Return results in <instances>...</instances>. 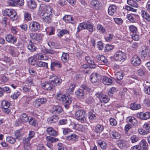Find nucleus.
Segmentation results:
<instances>
[{
    "mask_svg": "<svg viewBox=\"0 0 150 150\" xmlns=\"http://www.w3.org/2000/svg\"><path fill=\"white\" fill-rule=\"evenodd\" d=\"M86 113L85 110L82 109L79 110L76 112L75 117L81 123H86L87 121V117L85 115Z\"/></svg>",
    "mask_w": 150,
    "mask_h": 150,
    "instance_id": "f257e3e1",
    "label": "nucleus"
},
{
    "mask_svg": "<svg viewBox=\"0 0 150 150\" xmlns=\"http://www.w3.org/2000/svg\"><path fill=\"white\" fill-rule=\"evenodd\" d=\"M53 12L54 11L52 8L50 6L48 7L45 13V15L42 18L44 21L48 23H50L52 20Z\"/></svg>",
    "mask_w": 150,
    "mask_h": 150,
    "instance_id": "f03ea898",
    "label": "nucleus"
},
{
    "mask_svg": "<svg viewBox=\"0 0 150 150\" xmlns=\"http://www.w3.org/2000/svg\"><path fill=\"white\" fill-rule=\"evenodd\" d=\"M3 15L10 17L12 21H15L18 18L16 13L11 9H7L5 10L3 12Z\"/></svg>",
    "mask_w": 150,
    "mask_h": 150,
    "instance_id": "7ed1b4c3",
    "label": "nucleus"
},
{
    "mask_svg": "<svg viewBox=\"0 0 150 150\" xmlns=\"http://www.w3.org/2000/svg\"><path fill=\"white\" fill-rule=\"evenodd\" d=\"M126 57L125 53L122 51H117L114 55V59L116 61L123 62Z\"/></svg>",
    "mask_w": 150,
    "mask_h": 150,
    "instance_id": "20e7f679",
    "label": "nucleus"
},
{
    "mask_svg": "<svg viewBox=\"0 0 150 150\" xmlns=\"http://www.w3.org/2000/svg\"><path fill=\"white\" fill-rule=\"evenodd\" d=\"M29 29L32 32L38 31L40 29V24L36 21H31L29 23Z\"/></svg>",
    "mask_w": 150,
    "mask_h": 150,
    "instance_id": "39448f33",
    "label": "nucleus"
},
{
    "mask_svg": "<svg viewBox=\"0 0 150 150\" xmlns=\"http://www.w3.org/2000/svg\"><path fill=\"white\" fill-rule=\"evenodd\" d=\"M95 96L97 98H99L100 101V102L104 103H108L110 100V98L108 96L103 94L101 93H97Z\"/></svg>",
    "mask_w": 150,
    "mask_h": 150,
    "instance_id": "423d86ee",
    "label": "nucleus"
},
{
    "mask_svg": "<svg viewBox=\"0 0 150 150\" xmlns=\"http://www.w3.org/2000/svg\"><path fill=\"white\" fill-rule=\"evenodd\" d=\"M42 86L43 88L47 90L53 91L54 90L55 86L52 84L51 81L43 83Z\"/></svg>",
    "mask_w": 150,
    "mask_h": 150,
    "instance_id": "0eeeda50",
    "label": "nucleus"
},
{
    "mask_svg": "<svg viewBox=\"0 0 150 150\" xmlns=\"http://www.w3.org/2000/svg\"><path fill=\"white\" fill-rule=\"evenodd\" d=\"M10 103L6 100L3 101L1 103V106L3 109V112L7 114L11 113L10 110L9 109Z\"/></svg>",
    "mask_w": 150,
    "mask_h": 150,
    "instance_id": "6e6552de",
    "label": "nucleus"
},
{
    "mask_svg": "<svg viewBox=\"0 0 150 150\" xmlns=\"http://www.w3.org/2000/svg\"><path fill=\"white\" fill-rule=\"evenodd\" d=\"M47 102L46 99L44 98L37 99L33 102V105L35 107L38 108L41 105L46 103Z\"/></svg>",
    "mask_w": 150,
    "mask_h": 150,
    "instance_id": "1a4fd4ad",
    "label": "nucleus"
},
{
    "mask_svg": "<svg viewBox=\"0 0 150 150\" xmlns=\"http://www.w3.org/2000/svg\"><path fill=\"white\" fill-rule=\"evenodd\" d=\"M97 75V74L93 73L90 76V81L93 85L95 86H97L99 84V82Z\"/></svg>",
    "mask_w": 150,
    "mask_h": 150,
    "instance_id": "9d476101",
    "label": "nucleus"
},
{
    "mask_svg": "<svg viewBox=\"0 0 150 150\" xmlns=\"http://www.w3.org/2000/svg\"><path fill=\"white\" fill-rule=\"evenodd\" d=\"M62 111V108L59 106H54L50 109V112L53 114H59Z\"/></svg>",
    "mask_w": 150,
    "mask_h": 150,
    "instance_id": "9b49d317",
    "label": "nucleus"
},
{
    "mask_svg": "<svg viewBox=\"0 0 150 150\" xmlns=\"http://www.w3.org/2000/svg\"><path fill=\"white\" fill-rule=\"evenodd\" d=\"M131 63L134 66H137L139 65L141 63V59L137 55L134 56L131 59Z\"/></svg>",
    "mask_w": 150,
    "mask_h": 150,
    "instance_id": "f8f14e48",
    "label": "nucleus"
},
{
    "mask_svg": "<svg viewBox=\"0 0 150 150\" xmlns=\"http://www.w3.org/2000/svg\"><path fill=\"white\" fill-rule=\"evenodd\" d=\"M50 78L52 79L54 78L51 81L55 87L56 86H59L62 82V79L55 76H50Z\"/></svg>",
    "mask_w": 150,
    "mask_h": 150,
    "instance_id": "ddd939ff",
    "label": "nucleus"
},
{
    "mask_svg": "<svg viewBox=\"0 0 150 150\" xmlns=\"http://www.w3.org/2000/svg\"><path fill=\"white\" fill-rule=\"evenodd\" d=\"M72 101V98L70 95H69L66 96L65 99L64 100L62 103L65 108L67 109L69 108V105L71 103Z\"/></svg>",
    "mask_w": 150,
    "mask_h": 150,
    "instance_id": "4468645a",
    "label": "nucleus"
},
{
    "mask_svg": "<svg viewBox=\"0 0 150 150\" xmlns=\"http://www.w3.org/2000/svg\"><path fill=\"white\" fill-rule=\"evenodd\" d=\"M137 117L142 120H146L150 117V114L149 112H140L137 114Z\"/></svg>",
    "mask_w": 150,
    "mask_h": 150,
    "instance_id": "2eb2a0df",
    "label": "nucleus"
},
{
    "mask_svg": "<svg viewBox=\"0 0 150 150\" xmlns=\"http://www.w3.org/2000/svg\"><path fill=\"white\" fill-rule=\"evenodd\" d=\"M30 36L31 38L34 40L40 41L42 39L43 35L40 33H30Z\"/></svg>",
    "mask_w": 150,
    "mask_h": 150,
    "instance_id": "dca6fc26",
    "label": "nucleus"
},
{
    "mask_svg": "<svg viewBox=\"0 0 150 150\" xmlns=\"http://www.w3.org/2000/svg\"><path fill=\"white\" fill-rule=\"evenodd\" d=\"M77 97L80 100H83L85 97L86 94L82 89H79L75 92Z\"/></svg>",
    "mask_w": 150,
    "mask_h": 150,
    "instance_id": "f3484780",
    "label": "nucleus"
},
{
    "mask_svg": "<svg viewBox=\"0 0 150 150\" xmlns=\"http://www.w3.org/2000/svg\"><path fill=\"white\" fill-rule=\"evenodd\" d=\"M9 50L11 54L13 57H17L19 54V52L16 48L14 47L10 46Z\"/></svg>",
    "mask_w": 150,
    "mask_h": 150,
    "instance_id": "a211bd4d",
    "label": "nucleus"
},
{
    "mask_svg": "<svg viewBox=\"0 0 150 150\" xmlns=\"http://www.w3.org/2000/svg\"><path fill=\"white\" fill-rule=\"evenodd\" d=\"M90 5L92 7L95 9H98L101 6V4L98 1L94 0L91 1Z\"/></svg>",
    "mask_w": 150,
    "mask_h": 150,
    "instance_id": "6ab92c4d",
    "label": "nucleus"
},
{
    "mask_svg": "<svg viewBox=\"0 0 150 150\" xmlns=\"http://www.w3.org/2000/svg\"><path fill=\"white\" fill-rule=\"evenodd\" d=\"M6 41L9 43H15L17 41V38L11 34H8L5 37Z\"/></svg>",
    "mask_w": 150,
    "mask_h": 150,
    "instance_id": "aec40b11",
    "label": "nucleus"
},
{
    "mask_svg": "<svg viewBox=\"0 0 150 150\" xmlns=\"http://www.w3.org/2000/svg\"><path fill=\"white\" fill-rule=\"evenodd\" d=\"M149 50L148 47L146 46H143L142 47V50L141 51V54L142 58H146L149 55Z\"/></svg>",
    "mask_w": 150,
    "mask_h": 150,
    "instance_id": "412c9836",
    "label": "nucleus"
},
{
    "mask_svg": "<svg viewBox=\"0 0 150 150\" xmlns=\"http://www.w3.org/2000/svg\"><path fill=\"white\" fill-rule=\"evenodd\" d=\"M103 84L105 85H110L113 82V78H108L106 76H103Z\"/></svg>",
    "mask_w": 150,
    "mask_h": 150,
    "instance_id": "4be33fe9",
    "label": "nucleus"
},
{
    "mask_svg": "<svg viewBox=\"0 0 150 150\" xmlns=\"http://www.w3.org/2000/svg\"><path fill=\"white\" fill-rule=\"evenodd\" d=\"M59 119L58 116L54 115H52L47 118V122L49 124H52L57 122Z\"/></svg>",
    "mask_w": 150,
    "mask_h": 150,
    "instance_id": "5701e85b",
    "label": "nucleus"
},
{
    "mask_svg": "<svg viewBox=\"0 0 150 150\" xmlns=\"http://www.w3.org/2000/svg\"><path fill=\"white\" fill-rule=\"evenodd\" d=\"M139 145L141 150H147L148 149V144L144 139L142 140L139 142Z\"/></svg>",
    "mask_w": 150,
    "mask_h": 150,
    "instance_id": "b1692460",
    "label": "nucleus"
},
{
    "mask_svg": "<svg viewBox=\"0 0 150 150\" xmlns=\"http://www.w3.org/2000/svg\"><path fill=\"white\" fill-rule=\"evenodd\" d=\"M127 122L131 123L134 126H136L137 125L138 122L135 118L133 116H129L126 118Z\"/></svg>",
    "mask_w": 150,
    "mask_h": 150,
    "instance_id": "393cba45",
    "label": "nucleus"
},
{
    "mask_svg": "<svg viewBox=\"0 0 150 150\" xmlns=\"http://www.w3.org/2000/svg\"><path fill=\"white\" fill-rule=\"evenodd\" d=\"M27 6L30 9H34L37 7L36 2L34 0H29L27 1Z\"/></svg>",
    "mask_w": 150,
    "mask_h": 150,
    "instance_id": "a878e982",
    "label": "nucleus"
},
{
    "mask_svg": "<svg viewBox=\"0 0 150 150\" xmlns=\"http://www.w3.org/2000/svg\"><path fill=\"white\" fill-rule=\"evenodd\" d=\"M117 9V7L115 5H111L109 7L108 13L109 15H113Z\"/></svg>",
    "mask_w": 150,
    "mask_h": 150,
    "instance_id": "bb28decb",
    "label": "nucleus"
},
{
    "mask_svg": "<svg viewBox=\"0 0 150 150\" xmlns=\"http://www.w3.org/2000/svg\"><path fill=\"white\" fill-rule=\"evenodd\" d=\"M117 146L120 149H122L126 146V143L125 140L122 139H120L117 141Z\"/></svg>",
    "mask_w": 150,
    "mask_h": 150,
    "instance_id": "cd10ccee",
    "label": "nucleus"
},
{
    "mask_svg": "<svg viewBox=\"0 0 150 150\" xmlns=\"http://www.w3.org/2000/svg\"><path fill=\"white\" fill-rule=\"evenodd\" d=\"M110 136L113 139H119L121 137L120 134L117 132L112 131L110 132Z\"/></svg>",
    "mask_w": 150,
    "mask_h": 150,
    "instance_id": "c85d7f7f",
    "label": "nucleus"
},
{
    "mask_svg": "<svg viewBox=\"0 0 150 150\" xmlns=\"http://www.w3.org/2000/svg\"><path fill=\"white\" fill-rule=\"evenodd\" d=\"M47 132L48 134L53 136H57V134L56 132L52 127H49L47 129Z\"/></svg>",
    "mask_w": 150,
    "mask_h": 150,
    "instance_id": "c756f323",
    "label": "nucleus"
},
{
    "mask_svg": "<svg viewBox=\"0 0 150 150\" xmlns=\"http://www.w3.org/2000/svg\"><path fill=\"white\" fill-rule=\"evenodd\" d=\"M104 126L101 124L97 125L94 129V131L97 133H101L104 130Z\"/></svg>",
    "mask_w": 150,
    "mask_h": 150,
    "instance_id": "7c9ffc66",
    "label": "nucleus"
},
{
    "mask_svg": "<svg viewBox=\"0 0 150 150\" xmlns=\"http://www.w3.org/2000/svg\"><path fill=\"white\" fill-rule=\"evenodd\" d=\"M35 66L36 67H45L47 68V63L41 61H38L36 62Z\"/></svg>",
    "mask_w": 150,
    "mask_h": 150,
    "instance_id": "2f4dec72",
    "label": "nucleus"
},
{
    "mask_svg": "<svg viewBox=\"0 0 150 150\" xmlns=\"http://www.w3.org/2000/svg\"><path fill=\"white\" fill-rule=\"evenodd\" d=\"M66 96L65 94L59 93H57L56 98L58 100L61 101L63 103L64 100L65 99Z\"/></svg>",
    "mask_w": 150,
    "mask_h": 150,
    "instance_id": "473e14b6",
    "label": "nucleus"
},
{
    "mask_svg": "<svg viewBox=\"0 0 150 150\" xmlns=\"http://www.w3.org/2000/svg\"><path fill=\"white\" fill-rule=\"evenodd\" d=\"M66 139L68 140L76 141L78 140V137L74 134H71V135L67 136Z\"/></svg>",
    "mask_w": 150,
    "mask_h": 150,
    "instance_id": "72a5a7b5",
    "label": "nucleus"
},
{
    "mask_svg": "<svg viewBox=\"0 0 150 150\" xmlns=\"http://www.w3.org/2000/svg\"><path fill=\"white\" fill-rule=\"evenodd\" d=\"M96 58L98 60L101 61L103 64H106L108 63V60L103 55H98Z\"/></svg>",
    "mask_w": 150,
    "mask_h": 150,
    "instance_id": "f704fd0d",
    "label": "nucleus"
},
{
    "mask_svg": "<svg viewBox=\"0 0 150 150\" xmlns=\"http://www.w3.org/2000/svg\"><path fill=\"white\" fill-rule=\"evenodd\" d=\"M61 58L63 62H67L69 59V54L67 53L63 52Z\"/></svg>",
    "mask_w": 150,
    "mask_h": 150,
    "instance_id": "c9c22d12",
    "label": "nucleus"
},
{
    "mask_svg": "<svg viewBox=\"0 0 150 150\" xmlns=\"http://www.w3.org/2000/svg\"><path fill=\"white\" fill-rule=\"evenodd\" d=\"M62 67V65L59 63L55 62H52L51 64V69L52 71H54V67H57L58 68H60Z\"/></svg>",
    "mask_w": 150,
    "mask_h": 150,
    "instance_id": "e433bc0d",
    "label": "nucleus"
},
{
    "mask_svg": "<svg viewBox=\"0 0 150 150\" xmlns=\"http://www.w3.org/2000/svg\"><path fill=\"white\" fill-rule=\"evenodd\" d=\"M97 142L100 147L102 149H105L106 147V144L105 142L102 140L98 139L97 140Z\"/></svg>",
    "mask_w": 150,
    "mask_h": 150,
    "instance_id": "4c0bfd02",
    "label": "nucleus"
},
{
    "mask_svg": "<svg viewBox=\"0 0 150 150\" xmlns=\"http://www.w3.org/2000/svg\"><path fill=\"white\" fill-rule=\"evenodd\" d=\"M115 77L116 79L119 80L122 79L123 77V72L121 71H117L115 74Z\"/></svg>",
    "mask_w": 150,
    "mask_h": 150,
    "instance_id": "58836bf2",
    "label": "nucleus"
},
{
    "mask_svg": "<svg viewBox=\"0 0 150 150\" xmlns=\"http://www.w3.org/2000/svg\"><path fill=\"white\" fill-rule=\"evenodd\" d=\"M140 108V105L135 103H132L130 105V108L132 110H138Z\"/></svg>",
    "mask_w": 150,
    "mask_h": 150,
    "instance_id": "ea45409f",
    "label": "nucleus"
},
{
    "mask_svg": "<svg viewBox=\"0 0 150 150\" xmlns=\"http://www.w3.org/2000/svg\"><path fill=\"white\" fill-rule=\"evenodd\" d=\"M20 119L23 122H26L28 121L29 119V117H28V115L24 113L21 115L20 116Z\"/></svg>",
    "mask_w": 150,
    "mask_h": 150,
    "instance_id": "a19ab883",
    "label": "nucleus"
},
{
    "mask_svg": "<svg viewBox=\"0 0 150 150\" xmlns=\"http://www.w3.org/2000/svg\"><path fill=\"white\" fill-rule=\"evenodd\" d=\"M86 22H83L80 23L77 28V31L79 32L82 30L86 29Z\"/></svg>",
    "mask_w": 150,
    "mask_h": 150,
    "instance_id": "79ce46f5",
    "label": "nucleus"
},
{
    "mask_svg": "<svg viewBox=\"0 0 150 150\" xmlns=\"http://www.w3.org/2000/svg\"><path fill=\"white\" fill-rule=\"evenodd\" d=\"M29 120V123L31 125L33 126H36L37 125L38 123L34 118L30 117Z\"/></svg>",
    "mask_w": 150,
    "mask_h": 150,
    "instance_id": "37998d69",
    "label": "nucleus"
},
{
    "mask_svg": "<svg viewBox=\"0 0 150 150\" xmlns=\"http://www.w3.org/2000/svg\"><path fill=\"white\" fill-rule=\"evenodd\" d=\"M127 3L130 6L134 7H137L138 5L134 0H127Z\"/></svg>",
    "mask_w": 150,
    "mask_h": 150,
    "instance_id": "c03bdc74",
    "label": "nucleus"
},
{
    "mask_svg": "<svg viewBox=\"0 0 150 150\" xmlns=\"http://www.w3.org/2000/svg\"><path fill=\"white\" fill-rule=\"evenodd\" d=\"M69 31L65 29H62L59 31L58 34V36L59 37H62L65 34H69Z\"/></svg>",
    "mask_w": 150,
    "mask_h": 150,
    "instance_id": "a18cd8bd",
    "label": "nucleus"
},
{
    "mask_svg": "<svg viewBox=\"0 0 150 150\" xmlns=\"http://www.w3.org/2000/svg\"><path fill=\"white\" fill-rule=\"evenodd\" d=\"M46 139L47 141L51 143H54L58 140V139L57 138L48 136L46 137Z\"/></svg>",
    "mask_w": 150,
    "mask_h": 150,
    "instance_id": "49530a36",
    "label": "nucleus"
},
{
    "mask_svg": "<svg viewBox=\"0 0 150 150\" xmlns=\"http://www.w3.org/2000/svg\"><path fill=\"white\" fill-rule=\"evenodd\" d=\"M135 16L133 14H128L127 15L128 19L132 23L135 22L136 21L135 18H134Z\"/></svg>",
    "mask_w": 150,
    "mask_h": 150,
    "instance_id": "de8ad7c7",
    "label": "nucleus"
},
{
    "mask_svg": "<svg viewBox=\"0 0 150 150\" xmlns=\"http://www.w3.org/2000/svg\"><path fill=\"white\" fill-rule=\"evenodd\" d=\"M6 141L10 144H13L16 142V139L11 136H7L6 137Z\"/></svg>",
    "mask_w": 150,
    "mask_h": 150,
    "instance_id": "09e8293b",
    "label": "nucleus"
},
{
    "mask_svg": "<svg viewBox=\"0 0 150 150\" xmlns=\"http://www.w3.org/2000/svg\"><path fill=\"white\" fill-rule=\"evenodd\" d=\"M81 89L84 92H89L90 90V88L87 86L85 85H82L80 87Z\"/></svg>",
    "mask_w": 150,
    "mask_h": 150,
    "instance_id": "8fccbe9b",
    "label": "nucleus"
},
{
    "mask_svg": "<svg viewBox=\"0 0 150 150\" xmlns=\"http://www.w3.org/2000/svg\"><path fill=\"white\" fill-rule=\"evenodd\" d=\"M28 49L31 52H33L35 50V45L32 43L29 44L28 45Z\"/></svg>",
    "mask_w": 150,
    "mask_h": 150,
    "instance_id": "3c124183",
    "label": "nucleus"
},
{
    "mask_svg": "<svg viewBox=\"0 0 150 150\" xmlns=\"http://www.w3.org/2000/svg\"><path fill=\"white\" fill-rule=\"evenodd\" d=\"M25 19L27 21H29L32 19L31 14L29 13L25 12L24 13Z\"/></svg>",
    "mask_w": 150,
    "mask_h": 150,
    "instance_id": "603ef678",
    "label": "nucleus"
},
{
    "mask_svg": "<svg viewBox=\"0 0 150 150\" xmlns=\"http://www.w3.org/2000/svg\"><path fill=\"white\" fill-rule=\"evenodd\" d=\"M94 99L91 96H89L85 100V102L88 104H91L94 101Z\"/></svg>",
    "mask_w": 150,
    "mask_h": 150,
    "instance_id": "864d4df0",
    "label": "nucleus"
},
{
    "mask_svg": "<svg viewBox=\"0 0 150 150\" xmlns=\"http://www.w3.org/2000/svg\"><path fill=\"white\" fill-rule=\"evenodd\" d=\"M68 120L67 119H62L59 120L58 122L59 125H66L67 124Z\"/></svg>",
    "mask_w": 150,
    "mask_h": 150,
    "instance_id": "5fc2aeb1",
    "label": "nucleus"
},
{
    "mask_svg": "<svg viewBox=\"0 0 150 150\" xmlns=\"http://www.w3.org/2000/svg\"><path fill=\"white\" fill-rule=\"evenodd\" d=\"M117 89L115 87H112L110 88L108 92V94L109 96L112 97L113 96V93L117 91Z\"/></svg>",
    "mask_w": 150,
    "mask_h": 150,
    "instance_id": "6e6d98bb",
    "label": "nucleus"
},
{
    "mask_svg": "<svg viewBox=\"0 0 150 150\" xmlns=\"http://www.w3.org/2000/svg\"><path fill=\"white\" fill-rule=\"evenodd\" d=\"M86 26V29L88 30L91 33L93 32V26L91 24L87 23V25Z\"/></svg>",
    "mask_w": 150,
    "mask_h": 150,
    "instance_id": "4d7b16f0",
    "label": "nucleus"
},
{
    "mask_svg": "<svg viewBox=\"0 0 150 150\" xmlns=\"http://www.w3.org/2000/svg\"><path fill=\"white\" fill-rule=\"evenodd\" d=\"M132 142L134 143L138 141L139 140V137L135 135L132 136L130 138Z\"/></svg>",
    "mask_w": 150,
    "mask_h": 150,
    "instance_id": "13d9d810",
    "label": "nucleus"
},
{
    "mask_svg": "<svg viewBox=\"0 0 150 150\" xmlns=\"http://www.w3.org/2000/svg\"><path fill=\"white\" fill-rule=\"evenodd\" d=\"M21 94V93L19 91L15 92L11 96V97L13 99H16Z\"/></svg>",
    "mask_w": 150,
    "mask_h": 150,
    "instance_id": "bf43d9fd",
    "label": "nucleus"
},
{
    "mask_svg": "<svg viewBox=\"0 0 150 150\" xmlns=\"http://www.w3.org/2000/svg\"><path fill=\"white\" fill-rule=\"evenodd\" d=\"M73 128L76 130L79 131L81 130L82 128L83 127L82 125H80L78 124H74L73 125Z\"/></svg>",
    "mask_w": 150,
    "mask_h": 150,
    "instance_id": "052dcab7",
    "label": "nucleus"
},
{
    "mask_svg": "<svg viewBox=\"0 0 150 150\" xmlns=\"http://www.w3.org/2000/svg\"><path fill=\"white\" fill-rule=\"evenodd\" d=\"M143 127L145 129V130L148 133L150 132V125L148 123H145L143 125Z\"/></svg>",
    "mask_w": 150,
    "mask_h": 150,
    "instance_id": "680f3d73",
    "label": "nucleus"
},
{
    "mask_svg": "<svg viewBox=\"0 0 150 150\" xmlns=\"http://www.w3.org/2000/svg\"><path fill=\"white\" fill-rule=\"evenodd\" d=\"M129 29L130 32L133 33H136L137 30V28L135 26L132 25H130L129 26Z\"/></svg>",
    "mask_w": 150,
    "mask_h": 150,
    "instance_id": "e2e57ef3",
    "label": "nucleus"
},
{
    "mask_svg": "<svg viewBox=\"0 0 150 150\" xmlns=\"http://www.w3.org/2000/svg\"><path fill=\"white\" fill-rule=\"evenodd\" d=\"M35 57L36 59L41 60L45 59L44 56L41 53L37 54L35 55Z\"/></svg>",
    "mask_w": 150,
    "mask_h": 150,
    "instance_id": "0e129e2a",
    "label": "nucleus"
},
{
    "mask_svg": "<svg viewBox=\"0 0 150 150\" xmlns=\"http://www.w3.org/2000/svg\"><path fill=\"white\" fill-rule=\"evenodd\" d=\"M88 118L90 121L92 122L96 119V117L94 114L92 113L89 115Z\"/></svg>",
    "mask_w": 150,
    "mask_h": 150,
    "instance_id": "69168bd1",
    "label": "nucleus"
},
{
    "mask_svg": "<svg viewBox=\"0 0 150 150\" xmlns=\"http://www.w3.org/2000/svg\"><path fill=\"white\" fill-rule=\"evenodd\" d=\"M144 91L148 95H150V86H144Z\"/></svg>",
    "mask_w": 150,
    "mask_h": 150,
    "instance_id": "338daca9",
    "label": "nucleus"
},
{
    "mask_svg": "<svg viewBox=\"0 0 150 150\" xmlns=\"http://www.w3.org/2000/svg\"><path fill=\"white\" fill-rule=\"evenodd\" d=\"M36 150H46V148L42 144H38Z\"/></svg>",
    "mask_w": 150,
    "mask_h": 150,
    "instance_id": "774afa93",
    "label": "nucleus"
}]
</instances>
